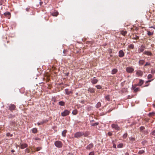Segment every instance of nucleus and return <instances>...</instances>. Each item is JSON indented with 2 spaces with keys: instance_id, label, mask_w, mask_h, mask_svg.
<instances>
[{
  "instance_id": "obj_32",
  "label": "nucleus",
  "mask_w": 155,
  "mask_h": 155,
  "mask_svg": "<svg viewBox=\"0 0 155 155\" xmlns=\"http://www.w3.org/2000/svg\"><path fill=\"white\" fill-rule=\"evenodd\" d=\"M30 150H29L28 148H26L25 151V153H30Z\"/></svg>"
},
{
  "instance_id": "obj_8",
  "label": "nucleus",
  "mask_w": 155,
  "mask_h": 155,
  "mask_svg": "<svg viewBox=\"0 0 155 155\" xmlns=\"http://www.w3.org/2000/svg\"><path fill=\"white\" fill-rule=\"evenodd\" d=\"M111 127L113 128H114L117 130H119L120 129V127L116 124H113L111 125Z\"/></svg>"
},
{
  "instance_id": "obj_6",
  "label": "nucleus",
  "mask_w": 155,
  "mask_h": 155,
  "mask_svg": "<svg viewBox=\"0 0 155 155\" xmlns=\"http://www.w3.org/2000/svg\"><path fill=\"white\" fill-rule=\"evenodd\" d=\"M4 15L8 19H10L11 17V13L8 12H6L4 13Z\"/></svg>"
},
{
  "instance_id": "obj_11",
  "label": "nucleus",
  "mask_w": 155,
  "mask_h": 155,
  "mask_svg": "<svg viewBox=\"0 0 155 155\" xmlns=\"http://www.w3.org/2000/svg\"><path fill=\"white\" fill-rule=\"evenodd\" d=\"M94 146L93 144L91 143L88 145L86 147V149L87 150H89L91 148H93Z\"/></svg>"
},
{
  "instance_id": "obj_14",
  "label": "nucleus",
  "mask_w": 155,
  "mask_h": 155,
  "mask_svg": "<svg viewBox=\"0 0 155 155\" xmlns=\"http://www.w3.org/2000/svg\"><path fill=\"white\" fill-rule=\"evenodd\" d=\"M143 54L148 56H151L152 55V54L149 51H145L143 52Z\"/></svg>"
},
{
  "instance_id": "obj_41",
  "label": "nucleus",
  "mask_w": 155,
  "mask_h": 155,
  "mask_svg": "<svg viewBox=\"0 0 155 155\" xmlns=\"http://www.w3.org/2000/svg\"><path fill=\"white\" fill-rule=\"evenodd\" d=\"M88 155H94V151L91 152L89 153Z\"/></svg>"
},
{
  "instance_id": "obj_27",
  "label": "nucleus",
  "mask_w": 155,
  "mask_h": 155,
  "mask_svg": "<svg viewBox=\"0 0 155 155\" xmlns=\"http://www.w3.org/2000/svg\"><path fill=\"white\" fill-rule=\"evenodd\" d=\"M155 114V113L154 112H150L148 114V116L149 117H151L153 116H154Z\"/></svg>"
},
{
  "instance_id": "obj_62",
  "label": "nucleus",
  "mask_w": 155,
  "mask_h": 155,
  "mask_svg": "<svg viewBox=\"0 0 155 155\" xmlns=\"http://www.w3.org/2000/svg\"><path fill=\"white\" fill-rule=\"evenodd\" d=\"M2 15L1 16V17H2Z\"/></svg>"
},
{
  "instance_id": "obj_60",
  "label": "nucleus",
  "mask_w": 155,
  "mask_h": 155,
  "mask_svg": "<svg viewBox=\"0 0 155 155\" xmlns=\"http://www.w3.org/2000/svg\"><path fill=\"white\" fill-rule=\"evenodd\" d=\"M97 104H98V106H100V104H101V103H98Z\"/></svg>"
},
{
  "instance_id": "obj_12",
  "label": "nucleus",
  "mask_w": 155,
  "mask_h": 155,
  "mask_svg": "<svg viewBox=\"0 0 155 155\" xmlns=\"http://www.w3.org/2000/svg\"><path fill=\"white\" fill-rule=\"evenodd\" d=\"M48 121V120H43L42 121H41L40 122H38L37 123V124L39 126L40 125H42L44 123H46Z\"/></svg>"
},
{
  "instance_id": "obj_15",
  "label": "nucleus",
  "mask_w": 155,
  "mask_h": 155,
  "mask_svg": "<svg viewBox=\"0 0 155 155\" xmlns=\"http://www.w3.org/2000/svg\"><path fill=\"white\" fill-rule=\"evenodd\" d=\"M65 91L66 93V94L67 95H69L71 93H72V92L71 91H69V90L68 89H66L65 90Z\"/></svg>"
},
{
  "instance_id": "obj_2",
  "label": "nucleus",
  "mask_w": 155,
  "mask_h": 155,
  "mask_svg": "<svg viewBox=\"0 0 155 155\" xmlns=\"http://www.w3.org/2000/svg\"><path fill=\"white\" fill-rule=\"evenodd\" d=\"M54 145L58 148H61L62 146L61 142L60 141H56L54 143Z\"/></svg>"
},
{
  "instance_id": "obj_3",
  "label": "nucleus",
  "mask_w": 155,
  "mask_h": 155,
  "mask_svg": "<svg viewBox=\"0 0 155 155\" xmlns=\"http://www.w3.org/2000/svg\"><path fill=\"white\" fill-rule=\"evenodd\" d=\"M145 49V47L144 46L142 45L140 47H139L138 49V53H140L143 52Z\"/></svg>"
},
{
  "instance_id": "obj_63",
  "label": "nucleus",
  "mask_w": 155,
  "mask_h": 155,
  "mask_svg": "<svg viewBox=\"0 0 155 155\" xmlns=\"http://www.w3.org/2000/svg\"><path fill=\"white\" fill-rule=\"evenodd\" d=\"M78 94V93H76V94Z\"/></svg>"
},
{
  "instance_id": "obj_5",
  "label": "nucleus",
  "mask_w": 155,
  "mask_h": 155,
  "mask_svg": "<svg viewBox=\"0 0 155 155\" xmlns=\"http://www.w3.org/2000/svg\"><path fill=\"white\" fill-rule=\"evenodd\" d=\"M28 145L27 144L25 143H20V145L18 146V147H19L21 149H23L27 147H28Z\"/></svg>"
},
{
  "instance_id": "obj_26",
  "label": "nucleus",
  "mask_w": 155,
  "mask_h": 155,
  "mask_svg": "<svg viewBox=\"0 0 155 155\" xmlns=\"http://www.w3.org/2000/svg\"><path fill=\"white\" fill-rule=\"evenodd\" d=\"M77 112H78V111H77V110L75 109V110H74L72 112V114L74 115H75L77 114Z\"/></svg>"
},
{
  "instance_id": "obj_49",
  "label": "nucleus",
  "mask_w": 155,
  "mask_h": 155,
  "mask_svg": "<svg viewBox=\"0 0 155 155\" xmlns=\"http://www.w3.org/2000/svg\"><path fill=\"white\" fill-rule=\"evenodd\" d=\"M107 134L109 136H110L112 135V133L111 132H109Z\"/></svg>"
},
{
  "instance_id": "obj_57",
  "label": "nucleus",
  "mask_w": 155,
  "mask_h": 155,
  "mask_svg": "<svg viewBox=\"0 0 155 155\" xmlns=\"http://www.w3.org/2000/svg\"><path fill=\"white\" fill-rule=\"evenodd\" d=\"M11 151L12 153H14L15 152V150H11Z\"/></svg>"
},
{
  "instance_id": "obj_36",
  "label": "nucleus",
  "mask_w": 155,
  "mask_h": 155,
  "mask_svg": "<svg viewBox=\"0 0 155 155\" xmlns=\"http://www.w3.org/2000/svg\"><path fill=\"white\" fill-rule=\"evenodd\" d=\"M127 136V133H125L123 135V138L124 139L126 138Z\"/></svg>"
},
{
  "instance_id": "obj_13",
  "label": "nucleus",
  "mask_w": 155,
  "mask_h": 155,
  "mask_svg": "<svg viewBox=\"0 0 155 155\" xmlns=\"http://www.w3.org/2000/svg\"><path fill=\"white\" fill-rule=\"evenodd\" d=\"M98 81V80L96 79V78L94 77L92 79H91V82L93 84H95Z\"/></svg>"
},
{
  "instance_id": "obj_47",
  "label": "nucleus",
  "mask_w": 155,
  "mask_h": 155,
  "mask_svg": "<svg viewBox=\"0 0 155 155\" xmlns=\"http://www.w3.org/2000/svg\"><path fill=\"white\" fill-rule=\"evenodd\" d=\"M151 72L152 74H154L155 73V70L154 69H152L151 70Z\"/></svg>"
},
{
  "instance_id": "obj_29",
  "label": "nucleus",
  "mask_w": 155,
  "mask_h": 155,
  "mask_svg": "<svg viewBox=\"0 0 155 155\" xmlns=\"http://www.w3.org/2000/svg\"><path fill=\"white\" fill-rule=\"evenodd\" d=\"M32 132L33 133H36L37 132V129L36 128H34L32 130Z\"/></svg>"
},
{
  "instance_id": "obj_58",
  "label": "nucleus",
  "mask_w": 155,
  "mask_h": 155,
  "mask_svg": "<svg viewBox=\"0 0 155 155\" xmlns=\"http://www.w3.org/2000/svg\"><path fill=\"white\" fill-rule=\"evenodd\" d=\"M125 155H129V153L128 152H126L125 154Z\"/></svg>"
},
{
  "instance_id": "obj_25",
  "label": "nucleus",
  "mask_w": 155,
  "mask_h": 155,
  "mask_svg": "<svg viewBox=\"0 0 155 155\" xmlns=\"http://www.w3.org/2000/svg\"><path fill=\"white\" fill-rule=\"evenodd\" d=\"M123 144L122 143H120L117 146V147L118 148H121L123 147Z\"/></svg>"
},
{
  "instance_id": "obj_33",
  "label": "nucleus",
  "mask_w": 155,
  "mask_h": 155,
  "mask_svg": "<svg viewBox=\"0 0 155 155\" xmlns=\"http://www.w3.org/2000/svg\"><path fill=\"white\" fill-rule=\"evenodd\" d=\"M105 99L106 100L108 101H110V98L109 95H108L105 97Z\"/></svg>"
},
{
  "instance_id": "obj_24",
  "label": "nucleus",
  "mask_w": 155,
  "mask_h": 155,
  "mask_svg": "<svg viewBox=\"0 0 155 155\" xmlns=\"http://www.w3.org/2000/svg\"><path fill=\"white\" fill-rule=\"evenodd\" d=\"M99 124V123L98 122H96L94 123L91 124V125L92 126L95 127L98 125Z\"/></svg>"
},
{
  "instance_id": "obj_46",
  "label": "nucleus",
  "mask_w": 155,
  "mask_h": 155,
  "mask_svg": "<svg viewBox=\"0 0 155 155\" xmlns=\"http://www.w3.org/2000/svg\"><path fill=\"white\" fill-rule=\"evenodd\" d=\"M15 107H9V109L11 110H14Z\"/></svg>"
},
{
  "instance_id": "obj_40",
  "label": "nucleus",
  "mask_w": 155,
  "mask_h": 155,
  "mask_svg": "<svg viewBox=\"0 0 155 155\" xmlns=\"http://www.w3.org/2000/svg\"><path fill=\"white\" fill-rule=\"evenodd\" d=\"M41 148L40 147H37L36 148L35 150L36 151H39L41 149Z\"/></svg>"
},
{
  "instance_id": "obj_1",
  "label": "nucleus",
  "mask_w": 155,
  "mask_h": 155,
  "mask_svg": "<svg viewBox=\"0 0 155 155\" xmlns=\"http://www.w3.org/2000/svg\"><path fill=\"white\" fill-rule=\"evenodd\" d=\"M86 137L87 136L86 134H85L83 132H79L75 133L74 135V137L75 138H79L83 136Z\"/></svg>"
},
{
  "instance_id": "obj_30",
  "label": "nucleus",
  "mask_w": 155,
  "mask_h": 155,
  "mask_svg": "<svg viewBox=\"0 0 155 155\" xmlns=\"http://www.w3.org/2000/svg\"><path fill=\"white\" fill-rule=\"evenodd\" d=\"M145 151L143 150H141L138 152V154H142L144 153Z\"/></svg>"
},
{
  "instance_id": "obj_44",
  "label": "nucleus",
  "mask_w": 155,
  "mask_h": 155,
  "mask_svg": "<svg viewBox=\"0 0 155 155\" xmlns=\"http://www.w3.org/2000/svg\"><path fill=\"white\" fill-rule=\"evenodd\" d=\"M97 89H101V87L100 85H97L96 86Z\"/></svg>"
},
{
  "instance_id": "obj_18",
  "label": "nucleus",
  "mask_w": 155,
  "mask_h": 155,
  "mask_svg": "<svg viewBox=\"0 0 155 155\" xmlns=\"http://www.w3.org/2000/svg\"><path fill=\"white\" fill-rule=\"evenodd\" d=\"M88 91L91 93H93L94 92V90L92 88H89L88 89Z\"/></svg>"
},
{
  "instance_id": "obj_35",
  "label": "nucleus",
  "mask_w": 155,
  "mask_h": 155,
  "mask_svg": "<svg viewBox=\"0 0 155 155\" xmlns=\"http://www.w3.org/2000/svg\"><path fill=\"white\" fill-rule=\"evenodd\" d=\"M134 91L135 92H136L139 91V88H137H137L134 87Z\"/></svg>"
},
{
  "instance_id": "obj_39",
  "label": "nucleus",
  "mask_w": 155,
  "mask_h": 155,
  "mask_svg": "<svg viewBox=\"0 0 155 155\" xmlns=\"http://www.w3.org/2000/svg\"><path fill=\"white\" fill-rule=\"evenodd\" d=\"M145 129V127H144L141 126L140 128V131H142Z\"/></svg>"
},
{
  "instance_id": "obj_45",
  "label": "nucleus",
  "mask_w": 155,
  "mask_h": 155,
  "mask_svg": "<svg viewBox=\"0 0 155 155\" xmlns=\"http://www.w3.org/2000/svg\"><path fill=\"white\" fill-rule=\"evenodd\" d=\"M6 135L7 136H10V137H12L13 135L12 134H11L9 133H7Z\"/></svg>"
},
{
  "instance_id": "obj_53",
  "label": "nucleus",
  "mask_w": 155,
  "mask_h": 155,
  "mask_svg": "<svg viewBox=\"0 0 155 155\" xmlns=\"http://www.w3.org/2000/svg\"><path fill=\"white\" fill-rule=\"evenodd\" d=\"M112 110H113L112 109H109L108 110V112H110V111H111Z\"/></svg>"
},
{
  "instance_id": "obj_4",
  "label": "nucleus",
  "mask_w": 155,
  "mask_h": 155,
  "mask_svg": "<svg viewBox=\"0 0 155 155\" xmlns=\"http://www.w3.org/2000/svg\"><path fill=\"white\" fill-rule=\"evenodd\" d=\"M134 70V69L131 67H128L126 68V71L129 73H132Z\"/></svg>"
},
{
  "instance_id": "obj_54",
  "label": "nucleus",
  "mask_w": 155,
  "mask_h": 155,
  "mask_svg": "<svg viewBox=\"0 0 155 155\" xmlns=\"http://www.w3.org/2000/svg\"><path fill=\"white\" fill-rule=\"evenodd\" d=\"M149 28H153L155 29V27H154L153 26H151Z\"/></svg>"
},
{
  "instance_id": "obj_42",
  "label": "nucleus",
  "mask_w": 155,
  "mask_h": 155,
  "mask_svg": "<svg viewBox=\"0 0 155 155\" xmlns=\"http://www.w3.org/2000/svg\"><path fill=\"white\" fill-rule=\"evenodd\" d=\"M151 134L153 136H155V130H153V131H152V132H151Z\"/></svg>"
},
{
  "instance_id": "obj_43",
  "label": "nucleus",
  "mask_w": 155,
  "mask_h": 155,
  "mask_svg": "<svg viewBox=\"0 0 155 155\" xmlns=\"http://www.w3.org/2000/svg\"><path fill=\"white\" fill-rule=\"evenodd\" d=\"M152 75L151 74H149L148 75L147 78L148 79H150L152 78Z\"/></svg>"
},
{
  "instance_id": "obj_59",
  "label": "nucleus",
  "mask_w": 155,
  "mask_h": 155,
  "mask_svg": "<svg viewBox=\"0 0 155 155\" xmlns=\"http://www.w3.org/2000/svg\"><path fill=\"white\" fill-rule=\"evenodd\" d=\"M42 3H43L42 2H40V5H41L42 4Z\"/></svg>"
},
{
  "instance_id": "obj_52",
  "label": "nucleus",
  "mask_w": 155,
  "mask_h": 155,
  "mask_svg": "<svg viewBox=\"0 0 155 155\" xmlns=\"http://www.w3.org/2000/svg\"><path fill=\"white\" fill-rule=\"evenodd\" d=\"M113 147L114 148H116V146L115 144H114L113 145Z\"/></svg>"
},
{
  "instance_id": "obj_56",
  "label": "nucleus",
  "mask_w": 155,
  "mask_h": 155,
  "mask_svg": "<svg viewBox=\"0 0 155 155\" xmlns=\"http://www.w3.org/2000/svg\"><path fill=\"white\" fill-rule=\"evenodd\" d=\"M9 107H10V106H9ZM10 107H15V105L14 104H11V106Z\"/></svg>"
},
{
  "instance_id": "obj_9",
  "label": "nucleus",
  "mask_w": 155,
  "mask_h": 155,
  "mask_svg": "<svg viewBox=\"0 0 155 155\" xmlns=\"http://www.w3.org/2000/svg\"><path fill=\"white\" fill-rule=\"evenodd\" d=\"M136 74L138 76H142L143 75V72L140 70H138L136 72Z\"/></svg>"
},
{
  "instance_id": "obj_23",
  "label": "nucleus",
  "mask_w": 155,
  "mask_h": 155,
  "mask_svg": "<svg viewBox=\"0 0 155 155\" xmlns=\"http://www.w3.org/2000/svg\"><path fill=\"white\" fill-rule=\"evenodd\" d=\"M143 83V81L142 80H140V82L138 84V85L141 86Z\"/></svg>"
},
{
  "instance_id": "obj_38",
  "label": "nucleus",
  "mask_w": 155,
  "mask_h": 155,
  "mask_svg": "<svg viewBox=\"0 0 155 155\" xmlns=\"http://www.w3.org/2000/svg\"><path fill=\"white\" fill-rule=\"evenodd\" d=\"M4 0H0V5H3L4 3Z\"/></svg>"
},
{
  "instance_id": "obj_28",
  "label": "nucleus",
  "mask_w": 155,
  "mask_h": 155,
  "mask_svg": "<svg viewBox=\"0 0 155 155\" xmlns=\"http://www.w3.org/2000/svg\"><path fill=\"white\" fill-rule=\"evenodd\" d=\"M127 33V32L126 31H121V34L125 36Z\"/></svg>"
},
{
  "instance_id": "obj_31",
  "label": "nucleus",
  "mask_w": 155,
  "mask_h": 155,
  "mask_svg": "<svg viewBox=\"0 0 155 155\" xmlns=\"http://www.w3.org/2000/svg\"><path fill=\"white\" fill-rule=\"evenodd\" d=\"M133 39L135 40H137L139 39V37L136 35H135L134 36Z\"/></svg>"
},
{
  "instance_id": "obj_7",
  "label": "nucleus",
  "mask_w": 155,
  "mask_h": 155,
  "mask_svg": "<svg viewBox=\"0 0 155 155\" xmlns=\"http://www.w3.org/2000/svg\"><path fill=\"white\" fill-rule=\"evenodd\" d=\"M69 112L68 110H65L63 112L61 113V115L62 116L65 117L68 115L69 114Z\"/></svg>"
},
{
  "instance_id": "obj_21",
  "label": "nucleus",
  "mask_w": 155,
  "mask_h": 155,
  "mask_svg": "<svg viewBox=\"0 0 155 155\" xmlns=\"http://www.w3.org/2000/svg\"><path fill=\"white\" fill-rule=\"evenodd\" d=\"M66 132L67 130H64L63 131L62 133V136L64 137H65L66 136Z\"/></svg>"
},
{
  "instance_id": "obj_16",
  "label": "nucleus",
  "mask_w": 155,
  "mask_h": 155,
  "mask_svg": "<svg viewBox=\"0 0 155 155\" xmlns=\"http://www.w3.org/2000/svg\"><path fill=\"white\" fill-rule=\"evenodd\" d=\"M145 61L143 60H140L139 61V64L140 65H143Z\"/></svg>"
},
{
  "instance_id": "obj_10",
  "label": "nucleus",
  "mask_w": 155,
  "mask_h": 155,
  "mask_svg": "<svg viewBox=\"0 0 155 155\" xmlns=\"http://www.w3.org/2000/svg\"><path fill=\"white\" fill-rule=\"evenodd\" d=\"M124 53L122 50H120L119 51L118 56L119 57L122 58L124 56Z\"/></svg>"
},
{
  "instance_id": "obj_50",
  "label": "nucleus",
  "mask_w": 155,
  "mask_h": 155,
  "mask_svg": "<svg viewBox=\"0 0 155 155\" xmlns=\"http://www.w3.org/2000/svg\"><path fill=\"white\" fill-rule=\"evenodd\" d=\"M67 52V50H64L63 51V52L64 53V54L63 55H65V52Z\"/></svg>"
},
{
  "instance_id": "obj_51",
  "label": "nucleus",
  "mask_w": 155,
  "mask_h": 155,
  "mask_svg": "<svg viewBox=\"0 0 155 155\" xmlns=\"http://www.w3.org/2000/svg\"><path fill=\"white\" fill-rule=\"evenodd\" d=\"M26 10L27 12H29L30 10V8H26Z\"/></svg>"
},
{
  "instance_id": "obj_37",
  "label": "nucleus",
  "mask_w": 155,
  "mask_h": 155,
  "mask_svg": "<svg viewBox=\"0 0 155 155\" xmlns=\"http://www.w3.org/2000/svg\"><path fill=\"white\" fill-rule=\"evenodd\" d=\"M130 140L132 142H133V141H134L135 140V138L134 137H130L129 138Z\"/></svg>"
},
{
  "instance_id": "obj_55",
  "label": "nucleus",
  "mask_w": 155,
  "mask_h": 155,
  "mask_svg": "<svg viewBox=\"0 0 155 155\" xmlns=\"http://www.w3.org/2000/svg\"><path fill=\"white\" fill-rule=\"evenodd\" d=\"M151 80H148V81H146V83H148V82H151Z\"/></svg>"
},
{
  "instance_id": "obj_34",
  "label": "nucleus",
  "mask_w": 155,
  "mask_h": 155,
  "mask_svg": "<svg viewBox=\"0 0 155 155\" xmlns=\"http://www.w3.org/2000/svg\"><path fill=\"white\" fill-rule=\"evenodd\" d=\"M153 32H151L150 31H148L147 32V35L149 36H151L153 34Z\"/></svg>"
},
{
  "instance_id": "obj_17",
  "label": "nucleus",
  "mask_w": 155,
  "mask_h": 155,
  "mask_svg": "<svg viewBox=\"0 0 155 155\" xmlns=\"http://www.w3.org/2000/svg\"><path fill=\"white\" fill-rule=\"evenodd\" d=\"M117 71V69L114 68L113 69L112 71L111 74H116Z\"/></svg>"
},
{
  "instance_id": "obj_48",
  "label": "nucleus",
  "mask_w": 155,
  "mask_h": 155,
  "mask_svg": "<svg viewBox=\"0 0 155 155\" xmlns=\"http://www.w3.org/2000/svg\"><path fill=\"white\" fill-rule=\"evenodd\" d=\"M150 63L149 62H146L145 64L144 65V66H147V65H150Z\"/></svg>"
},
{
  "instance_id": "obj_20",
  "label": "nucleus",
  "mask_w": 155,
  "mask_h": 155,
  "mask_svg": "<svg viewBox=\"0 0 155 155\" xmlns=\"http://www.w3.org/2000/svg\"><path fill=\"white\" fill-rule=\"evenodd\" d=\"M128 47L130 49H133L134 48V45L133 44H131L128 45Z\"/></svg>"
},
{
  "instance_id": "obj_19",
  "label": "nucleus",
  "mask_w": 155,
  "mask_h": 155,
  "mask_svg": "<svg viewBox=\"0 0 155 155\" xmlns=\"http://www.w3.org/2000/svg\"><path fill=\"white\" fill-rule=\"evenodd\" d=\"M59 105L61 106H64L65 102L63 101H60L58 102Z\"/></svg>"
},
{
  "instance_id": "obj_61",
  "label": "nucleus",
  "mask_w": 155,
  "mask_h": 155,
  "mask_svg": "<svg viewBox=\"0 0 155 155\" xmlns=\"http://www.w3.org/2000/svg\"><path fill=\"white\" fill-rule=\"evenodd\" d=\"M148 85H146L145 86H147Z\"/></svg>"
},
{
  "instance_id": "obj_22",
  "label": "nucleus",
  "mask_w": 155,
  "mask_h": 155,
  "mask_svg": "<svg viewBox=\"0 0 155 155\" xmlns=\"http://www.w3.org/2000/svg\"><path fill=\"white\" fill-rule=\"evenodd\" d=\"M58 12H54L51 13L52 15L55 16H57L58 15Z\"/></svg>"
}]
</instances>
